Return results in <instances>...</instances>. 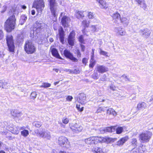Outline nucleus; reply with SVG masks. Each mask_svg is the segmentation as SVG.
<instances>
[{
    "label": "nucleus",
    "instance_id": "f257e3e1",
    "mask_svg": "<svg viewBox=\"0 0 153 153\" xmlns=\"http://www.w3.org/2000/svg\"><path fill=\"white\" fill-rule=\"evenodd\" d=\"M16 19L14 15L10 16L6 21L4 24V28L7 32H10L15 27Z\"/></svg>",
    "mask_w": 153,
    "mask_h": 153
},
{
    "label": "nucleus",
    "instance_id": "f03ea898",
    "mask_svg": "<svg viewBox=\"0 0 153 153\" xmlns=\"http://www.w3.org/2000/svg\"><path fill=\"white\" fill-rule=\"evenodd\" d=\"M25 51L28 54H31L36 51V48L31 41H27L24 46Z\"/></svg>",
    "mask_w": 153,
    "mask_h": 153
},
{
    "label": "nucleus",
    "instance_id": "7ed1b4c3",
    "mask_svg": "<svg viewBox=\"0 0 153 153\" xmlns=\"http://www.w3.org/2000/svg\"><path fill=\"white\" fill-rule=\"evenodd\" d=\"M45 7L43 0H35L33 2V7H34L38 12H42Z\"/></svg>",
    "mask_w": 153,
    "mask_h": 153
},
{
    "label": "nucleus",
    "instance_id": "20e7f679",
    "mask_svg": "<svg viewBox=\"0 0 153 153\" xmlns=\"http://www.w3.org/2000/svg\"><path fill=\"white\" fill-rule=\"evenodd\" d=\"M6 39L9 51L10 52H14L15 46L13 36L11 35H7Z\"/></svg>",
    "mask_w": 153,
    "mask_h": 153
},
{
    "label": "nucleus",
    "instance_id": "39448f33",
    "mask_svg": "<svg viewBox=\"0 0 153 153\" xmlns=\"http://www.w3.org/2000/svg\"><path fill=\"white\" fill-rule=\"evenodd\" d=\"M152 136V133L149 131H146L141 133L139 136L140 139L143 142H146L149 140Z\"/></svg>",
    "mask_w": 153,
    "mask_h": 153
},
{
    "label": "nucleus",
    "instance_id": "423d86ee",
    "mask_svg": "<svg viewBox=\"0 0 153 153\" xmlns=\"http://www.w3.org/2000/svg\"><path fill=\"white\" fill-rule=\"evenodd\" d=\"M50 9L51 13L54 17L57 15V13L56 4L55 0H50L49 1Z\"/></svg>",
    "mask_w": 153,
    "mask_h": 153
},
{
    "label": "nucleus",
    "instance_id": "0eeeda50",
    "mask_svg": "<svg viewBox=\"0 0 153 153\" xmlns=\"http://www.w3.org/2000/svg\"><path fill=\"white\" fill-rule=\"evenodd\" d=\"M70 128L74 132L76 133L81 132L82 129V126L77 123H72L71 125Z\"/></svg>",
    "mask_w": 153,
    "mask_h": 153
},
{
    "label": "nucleus",
    "instance_id": "6e6552de",
    "mask_svg": "<svg viewBox=\"0 0 153 153\" xmlns=\"http://www.w3.org/2000/svg\"><path fill=\"white\" fill-rule=\"evenodd\" d=\"M64 55L66 57L69 59L73 62H77V59L74 57L73 54L71 53L70 51L68 50H65L64 51Z\"/></svg>",
    "mask_w": 153,
    "mask_h": 153
},
{
    "label": "nucleus",
    "instance_id": "1a4fd4ad",
    "mask_svg": "<svg viewBox=\"0 0 153 153\" xmlns=\"http://www.w3.org/2000/svg\"><path fill=\"white\" fill-rule=\"evenodd\" d=\"M114 30L116 35L118 36H123L126 33V31L121 28L116 27L114 29Z\"/></svg>",
    "mask_w": 153,
    "mask_h": 153
},
{
    "label": "nucleus",
    "instance_id": "9d476101",
    "mask_svg": "<svg viewBox=\"0 0 153 153\" xmlns=\"http://www.w3.org/2000/svg\"><path fill=\"white\" fill-rule=\"evenodd\" d=\"M86 97L85 94H80L77 98L78 102L82 104H85L86 102Z\"/></svg>",
    "mask_w": 153,
    "mask_h": 153
},
{
    "label": "nucleus",
    "instance_id": "9b49d317",
    "mask_svg": "<svg viewBox=\"0 0 153 153\" xmlns=\"http://www.w3.org/2000/svg\"><path fill=\"white\" fill-rule=\"evenodd\" d=\"M70 18L66 16H64L62 19L61 22L64 27H67L68 26V23L70 22Z\"/></svg>",
    "mask_w": 153,
    "mask_h": 153
},
{
    "label": "nucleus",
    "instance_id": "f8f14e48",
    "mask_svg": "<svg viewBox=\"0 0 153 153\" xmlns=\"http://www.w3.org/2000/svg\"><path fill=\"white\" fill-rule=\"evenodd\" d=\"M68 139L64 136L60 137L58 138V143L59 145L62 146L65 145L67 143Z\"/></svg>",
    "mask_w": 153,
    "mask_h": 153
},
{
    "label": "nucleus",
    "instance_id": "ddd939ff",
    "mask_svg": "<svg viewBox=\"0 0 153 153\" xmlns=\"http://www.w3.org/2000/svg\"><path fill=\"white\" fill-rule=\"evenodd\" d=\"M95 137H91L85 140V143L88 145H92L93 144H95Z\"/></svg>",
    "mask_w": 153,
    "mask_h": 153
},
{
    "label": "nucleus",
    "instance_id": "4468645a",
    "mask_svg": "<svg viewBox=\"0 0 153 153\" xmlns=\"http://www.w3.org/2000/svg\"><path fill=\"white\" fill-rule=\"evenodd\" d=\"M108 68L103 65H99L97 67V71L98 72L103 73L108 71Z\"/></svg>",
    "mask_w": 153,
    "mask_h": 153
},
{
    "label": "nucleus",
    "instance_id": "2eb2a0df",
    "mask_svg": "<svg viewBox=\"0 0 153 153\" xmlns=\"http://www.w3.org/2000/svg\"><path fill=\"white\" fill-rule=\"evenodd\" d=\"M129 139L128 136H126L121 139L117 142V145L118 146L123 145Z\"/></svg>",
    "mask_w": 153,
    "mask_h": 153
},
{
    "label": "nucleus",
    "instance_id": "dca6fc26",
    "mask_svg": "<svg viewBox=\"0 0 153 153\" xmlns=\"http://www.w3.org/2000/svg\"><path fill=\"white\" fill-rule=\"evenodd\" d=\"M147 106L146 104L144 102L139 103L137 105V109L138 110H143Z\"/></svg>",
    "mask_w": 153,
    "mask_h": 153
},
{
    "label": "nucleus",
    "instance_id": "f3484780",
    "mask_svg": "<svg viewBox=\"0 0 153 153\" xmlns=\"http://www.w3.org/2000/svg\"><path fill=\"white\" fill-rule=\"evenodd\" d=\"M45 129L41 130H37L35 132L36 134V135L37 136L41 137L43 138L44 137L45 133Z\"/></svg>",
    "mask_w": 153,
    "mask_h": 153
},
{
    "label": "nucleus",
    "instance_id": "a211bd4d",
    "mask_svg": "<svg viewBox=\"0 0 153 153\" xmlns=\"http://www.w3.org/2000/svg\"><path fill=\"white\" fill-rule=\"evenodd\" d=\"M12 114L15 117V119L18 120H21L24 118V115L21 113H15V114H13L12 113Z\"/></svg>",
    "mask_w": 153,
    "mask_h": 153
},
{
    "label": "nucleus",
    "instance_id": "6ab92c4d",
    "mask_svg": "<svg viewBox=\"0 0 153 153\" xmlns=\"http://www.w3.org/2000/svg\"><path fill=\"white\" fill-rule=\"evenodd\" d=\"M92 151L94 153H105L102 149L98 147H94L92 149Z\"/></svg>",
    "mask_w": 153,
    "mask_h": 153
},
{
    "label": "nucleus",
    "instance_id": "aec40b11",
    "mask_svg": "<svg viewBox=\"0 0 153 153\" xmlns=\"http://www.w3.org/2000/svg\"><path fill=\"white\" fill-rule=\"evenodd\" d=\"M99 4V6L102 8H106L108 7V5L105 1L103 0H96Z\"/></svg>",
    "mask_w": 153,
    "mask_h": 153
},
{
    "label": "nucleus",
    "instance_id": "412c9836",
    "mask_svg": "<svg viewBox=\"0 0 153 153\" xmlns=\"http://www.w3.org/2000/svg\"><path fill=\"white\" fill-rule=\"evenodd\" d=\"M59 33L60 42L63 44L64 41V31L62 28L59 30Z\"/></svg>",
    "mask_w": 153,
    "mask_h": 153
},
{
    "label": "nucleus",
    "instance_id": "4be33fe9",
    "mask_svg": "<svg viewBox=\"0 0 153 153\" xmlns=\"http://www.w3.org/2000/svg\"><path fill=\"white\" fill-rule=\"evenodd\" d=\"M51 52L52 55L53 56L60 59H62V58L60 56L58 51L56 49L52 48V49H51Z\"/></svg>",
    "mask_w": 153,
    "mask_h": 153
},
{
    "label": "nucleus",
    "instance_id": "5701e85b",
    "mask_svg": "<svg viewBox=\"0 0 153 153\" xmlns=\"http://www.w3.org/2000/svg\"><path fill=\"white\" fill-rule=\"evenodd\" d=\"M43 25V24L41 23H40L38 22H36L34 24L33 26V30H36L40 29Z\"/></svg>",
    "mask_w": 153,
    "mask_h": 153
},
{
    "label": "nucleus",
    "instance_id": "b1692460",
    "mask_svg": "<svg viewBox=\"0 0 153 153\" xmlns=\"http://www.w3.org/2000/svg\"><path fill=\"white\" fill-rule=\"evenodd\" d=\"M83 12V11H78L75 14L76 17L78 19H82L85 16Z\"/></svg>",
    "mask_w": 153,
    "mask_h": 153
},
{
    "label": "nucleus",
    "instance_id": "393cba45",
    "mask_svg": "<svg viewBox=\"0 0 153 153\" xmlns=\"http://www.w3.org/2000/svg\"><path fill=\"white\" fill-rule=\"evenodd\" d=\"M116 127L115 126H111L105 128L104 129V132H113L115 131Z\"/></svg>",
    "mask_w": 153,
    "mask_h": 153
},
{
    "label": "nucleus",
    "instance_id": "a878e982",
    "mask_svg": "<svg viewBox=\"0 0 153 153\" xmlns=\"http://www.w3.org/2000/svg\"><path fill=\"white\" fill-rule=\"evenodd\" d=\"M121 22L122 23L124 26H127L129 23V20L126 18L123 17L120 18Z\"/></svg>",
    "mask_w": 153,
    "mask_h": 153
},
{
    "label": "nucleus",
    "instance_id": "bb28decb",
    "mask_svg": "<svg viewBox=\"0 0 153 153\" xmlns=\"http://www.w3.org/2000/svg\"><path fill=\"white\" fill-rule=\"evenodd\" d=\"M107 114L109 115H112L113 116H115L117 115V112L113 109L110 108L107 110Z\"/></svg>",
    "mask_w": 153,
    "mask_h": 153
},
{
    "label": "nucleus",
    "instance_id": "cd10ccee",
    "mask_svg": "<svg viewBox=\"0 0 153 153\" xmlns=\"http://www.w3.org/2000/svg\"><path fill=\"white\" fill-rule=\"evenodd\" d=\"M141 32L142 34L146 38L148 37L151 33L150 30L148 29H146L144 30L143 31L142 30Z\"/></svg>",
    "mask_w": 153,
    "mask_h": 153
},
{
    "label": "nucleus",
    "instance_id": "c85d7f7f",
    "mask_svg": "<svg viewBox=\"0 0 153 153\" xmlns=\"http://www.w3.org/2000/svg\"><path fill=\"white\" fill-rule=\"evenodd\" d=\"M96 143L98 142L104 143L105 142V137H95Z\"/></svg>",
    "mask_w": 153,
    "mask_h": 153
},
{
    "label": "nucleus",
    "instance_id": "c756f323",
    "mask_svg": "<svg viewBox=\"0 0 153 153\" xmlns=\"http://www.w3.org/2000/svg\"><path fill=\"white\" fill-rule=\"evenodd\" d=\"M116 139H117L116 138H113L108 137H105V142H106L107 143L113 142L116 141Z\"/></svg>",
    "mask_w": 153,
    "mask_h": 153
},
{
    "label": "nucleus",
    "instance_id": "7c9ffc66",
    "mask_svg": "<svg viewBox=\"0 0 153 153\" xmlns=\"http://www.w3.org/2000/svg\"><path fill=\"white\" fill-rule=\"evenodd\" d=\"M111 16L113 18V19L114 20H116L120 18V14L117 12L113 13L111 15Z\"/></svg>",
    "mask_w": 153,
    "mask_h": 153
},
{
    "label": "nucleus",
    "instance_id": "2f4dec72",
    "mask_svg": "<svg viewBox=\"0 0 153 153\" xmlns=\"http://www.w3.org/2000/svg\"><path fill=\"white\" fill-rule=\"evenodd\" d=\"M51 138V136L50 132L45 130L43 138H45L48 140H50Z\"/></svg>",
    "mask_w": 153,
    "mask_h": 153
},
{
    "label": "nucleus",
    "instance_id": "473e14b6",
    "mask_svg": "<svg viewBox=\"0 0 153 153\" xmlns=\"http://www.w3.org/2000/svg\"><path fill=\"white\" fill-rule=\"evenodd\" d=\"M90 21L87 20L85 19L82 22V25L85 27H88L90 25Z\"/></svg>",
    "mask_w": 153,
    "mask_h": 153
},
{
    "label": "nucleus",
    "instance_id": "72a5a7b5",
    "mask_svg": "<svg viewBox=\"0 0 153 153\" xmlns=\"http://www.w3.org/2000/svg\"><path fill=\"white\" fill-rule=\"evenodd\" d=\"M141 150V149L140 148H134L131 150L130 153H142Z\"/></svg>",
    "mask_w": 153,
    "mask_h": 153
},
{
    "label": "nucleus",
    "instance_id": "f704fd0d",
    "mask_svg": "<svg viewBox=\"0 0 153 153\" xmlns=\"http://www.w3.org/2000/svg\"><path fill=\"white\" fill-rule=\"evenodd\" d=\"M21 135L24 137H26L29 135V131L26 129H24L21 132Z\"/></svg>",
    "mask_w": 153,
    "mask_h": 153
},
{
    "label": "nucleus",
    "instance_id": "c9c22d12",
    "mask_svg": "<svg viewBox=\"0 0 153 153\" xmlns=\"http://www.w3.org/2000/svg\"><path fill=\"white\" fill-rule=\"evenodd\" d=\"M95 15L94 13L91 12H88L87 16L89 19H93L95 18Z\"/></svg>",
    "mask_w": 153,
    "mask_h": 153
},
{
    "label": "nucleus",
    "instance_id": "e433bc0d",
    "mask_svg": "<svg viewBox=\"0 0 153 153\" xmlns=\"http://www.w3.org/2000/svg\"><path fill=\"white\" fill-rule=\"evenodd\" d=\"M27 19V17L25 15H22L20 20V23L21 25H22Z\"/></svg>",
    "mask_w": 153,
    "mask_h": 153
},
{
    "label": "nucleus",
    "instance_id": "4c0bfd02",
    "mask_svg": "<svg viewBox=\"0 0 153 153\" xmlns=\"http://www.w3.org/2000/svg\"><path fill=\"white\" fill-rule=\"evenodd\" d=\"M115 130H116V133L117 134H120L123 131V127H119L117 128H116Z\"/></svg>",
    "mask_w": 153,
    "mask_h": 153
},
{
    "label": "nucleus",
    "instance_id": "58836bf2",
    "mask_svg": "<svg viewBox=\"0 0 153 153\" xmlns=\"http://www.w3.org/2000/svg\"><path fill=\"white\" fill-rule=\"evenodd\" d=\"M74 39L71 38H68V42L69 44L73 46L74 45Z\"/></svg>",
    "mask_w": 153,
    "mask_h": 153
},
{
    "label": "nucleus",
    "instance_id": "ea45409f",
    "mask_svg": "<svg viewBox=\"0 0 153 153\" xmlns=\"http://www.w3.org/2000/svg\"><path fill=\"white\" fill-rule=\"evenodd\" d=\"M94 58H91L90 61V64H89V67L93 68L95 64V61L94 60Z\"/></svg>",
    "mask_w": 153,
    "mask_h": 153
},
{
    "label": "nucleus",
    "instance_id": "a19ab883",
    "mask_svg": "<svg viewBox=\"0 0 153 153\" xmlns=\"http://www.w3.org/2000/svg\"><path fill=\"white\" fill-rule=\"evenodd\" d=\"M140 7H142L144 10H145L147 6L144 0H143L142 2L139 4Z\"/></svg>",
    "mask_w": 153,
    "mask_h": 153
},
{
    "label": "nucleus",
    "instance_id": "79ce46f5",
    "mask_svg": "<svg viewBox=\"0 0 153 153\" xmlns=\"http://www.w3.org/2000/svg\"><path fill=\"white\" fill-rule=\"evenodd\" d=\"M105 109L103 107H100L97 110L96 113H101L102 112H104Z\"/></svg>",
    "mask_w": 153,
    "mask_h": 153
},
{
    "label": "nucleus",
    "instance_id": "37998d69",
    "mask_svg": "<svg viewBox=\"0 0 153 153\" xmlns=\"http://www.w3.org/2000/svg\"><path fill=\"white\" fill-rule=\"evenodd\" d=\"M131 143L133 146H137V140L136 138H133L131 140Z\"/></svg>",
    "mask_w": 153,
    "mask_h": 153
},
{
    "label": "nucleus",
    "instance_id": "c03bdc74",
    "mask_svg": "<svg viewBox=\"0 0 153 153\" xmlns=\"http://www.w3.org/2000/svg\"><path fill=\"white\" fill-rule=\"evenodd\" d=\"M37 95V93L35 91H33L31 94L30 97L32 99H34L36 97Z\"/></svg>",
    "mask_w": 153,
    "mask_h": 153
},
{
    "label": "nucleus",
    "instance_id": "a18cd8bd",
    "mask_svg": "<svg viewBox=\"0 0 153 153\" xmlns=\"http://www.w3.org/2000/svg\"><path fill=\"white\" fill-rule=\"evenodd\" d=\"M33 124L37 128L40 127L42 125L41 123L39 121L35 122L33 123Z\"/></svg>",
    "mask_w": 153,
    "mask_h": 153
},
{
    "label": "nucleus",
    "instance_id": "49530a36",
    "mask_svg": "<svg viewBox=\"0 0 153 153\" xmlns=\"http://www.w3.org/2000/svg\"><path fill=\"white\" fill-rule=\"evenodd\" d=\"M100 54L101 55L105 56H108L107 55L108 53L107 52L102 51L101 49H100Z\"/></svg>",
    "mask_w": 153,
    "mask_h": 153
},
{
    "label": "nucleus",
    "instance_id": "de8ad7c7",
    "mask_svg": "<svg viewBox=\"0 0 153 153\" xmlns=\"http://www.w3.org/2000/svg\"><path fill=\"white\" fill-rule=\"evenodd\" d=\"M79 41L80 43L83 44H85L84 40L83 39V37L82 35L80 36L79 37Z\"/></svg>",
    "mask_w": 153,
    "mask_h": 153
},
{
    "label": "nucleus",
    "instance_id": "09e8293b",
    "mask_svg": "<svg viewBox=\"0 0 153 153\" xmlns=\"http://www.w3.org/2000/svg\"><path fill=\"white\" fill-rule=\"evenodd\" d=\"M69 119L66 117H64L62 120V122L64 124H67L69 122Z\"/></svg>",
    "mask_w": 153,
    "mask_h": 153
},
{
    "label": "nucleus",
    "instance_id": "8fccbe9b",
    "mask_svg": "<svg viewBox=\"0 0 153 153\" xmlns=\"http://www.w3.org/2000/svg\"><path fill=\"white\" fill-rule=\"evenodd\" d=\"M7 8V7L6 5H4L1 8V13H4V12L6 10Z\"/></svg>",
    "mask_w": 153,
    "mask_h": 153
},
{
    "label": "nucleus",
    "instance_id": "3c124183",
    "mask_svg": "<svg viewBox=\"0 0 153 153\" xmlns=\"http://www.w3.org/2000/svg\"><path fill=\"white\" fill-rule=\"evenodd\" d=\"M98 77V74L97 72L94 73L92 74V78L94 79H97Z\"/></svg>",
    "mask_w": 153,
    "mask_h": 153
},
{
    "label": "nucleus",
    "instance_id": "603ef678",
    "mask_svg": "<svg viewBox=\"0 0 153 153\" xmlns=\"http://www.w3.org/2000/svg\"><path fill=\"white\" fill-rule=\"evenodd\" d=\"M92 31L93 32H95L97 30L96 26L94 25H91L90 27Z\"/></svg>",
    "mask_w": 153,
    "mask_h": 153
},
{
    "label": "nucleus",
    "instance_id": "864d4df0",
    "mask_svg": "<svg viewBox=\"0 0 153 153\" xmlns=\"http://www.w3.org/2000/svg\"><path fill=\"white\" fill-rule=\"evenodd\" d=\"M76 107L78 110L80 111H82L83 110V108L82 107L81 108L80 107V105L76 104Z\"/></svg>",
    "mask_w": 153,
    "mask_h": 153
},
{
    "label": "nucleus",
    "instance_id": "5fc2aeb1",
    "mask_svg": "<svg viewBox=\"0 0 153 153\" xmlns=\"http://www.w3.org/2000/svg\"><path fill=\"white\" fill-rule=\"evenodd\" d=\"M75 33L74 31H72L70 35L69 36L68 38H71L73 39H74V36H75Z\"/></svg>",
    "mask_w": 153,
    "mask_h": 153
},
{
    "label": "nucleus",
    "instance_id": "6e6d98bb",
    "mask_svg": "<svg viewBox=\"0 0 153 153\" xmlns=\"http://www.w3.org/2000/svg\"><path fill=\"white\" fill-rule=\"evenodd\" d=\"M73 99V97L71 96H68L66 98V100L68 101H71Z\"/></svg>",
    "mask_w": 153,
    "mask_h": 153
},
{
    "label": "nucleus",
    "instance_id": "4d7b16f0",
    "mask_svg": "<svg viewBox=\"0 0 153 153\" xmlns=\"http://www.w3.org/2000/svg\"><path fill=\"white\" fill-rule=\"evenodd\" d=\"M88 59L86 58H84L82 59V62L83 64H84L85 65H86L87 63L88 62Z\"/></svg>",
    "mask_w": 153,
    "mask_h": 153
},
{
    "label": "nucleus",
    "instance_id": "13d9d810",
    "mask_svg": "<svg viewBox=\"0 0 153 153\" xmlns=\"http://www.w3.org/2000/svg\"><path fill=\"white\" fill-rule=\"evenodd\" d=\"M44 88H46L50 87L51 86V84L48 83H44Z\"/></svg>",
    "mask_w": 153,
    "mask_h": 153
},
{
    "label": "nucleus",
    "instance_id": "bf43d9fd",
    "mask_svg": "<svg viewBox=\"0 0 153 153\" xmlns=\"http://www.w3.org/2000/svg\"><path fill=\"white\" fill-rule=\"evenodd\" d=\"M106 79V76L105 74L103 75L100 78V80L102 81H105Z\"/></svg>",
    "mask_w": 153,
    "mask_h": 153
},
{
    "label": "nucleus",
    "instance_id": "052dcab7",
    "mask_svg": "<svg viewBox=\"0 0 153 153\" xmlns=\"http://www.w3.org/2000/svg\"><path fill=\"white\" fill-rule=\"evenodd\" d=\"M4 37V34L2 31L0 30V40L2 39Z\"/></svg>",
    "mask_w": 153,
    "mask_h": 153
},
{
    "label": "nucleus",
    "instance_id": "680f3d73",
    "mask_svg": "<svg viewBox=\"0 0 153 153\" xmlns=\"http://www.w3.org/2000/svg\"><path fill=\"white\" fill-rule=\"evenodd\" d=\"M80 45L82 51L84 52L85 49V46L82 44H80Z\"/></svg>",
    "mask_w": 153,
    "mask_h": 153
},
{
    "label": "nucleus",
    "instance_id": "e2e57ef3",
    "mask_svg": "<svg viewBox=\"0 0 153 153\" xmlns=\"http://www.w3.org/2000/svg\"><path fill=\"white\" fill-rule=\"evenodd\" d=\"M110 88L113 91L116 90V87L113 85H111L110 86Z\"/></svg>",
    "mask_w": 153,
    "mask_h": 153
},
{
    "label": "nucleus",
    "instance_id": "0e129e2a",
    "mask_svg": "<svg viewBox=\"0 0 153 153\" xmlns=\"http://www.w3.org/2000/svg\"><path fill=\"white\" fill-rule=\"evenodd\" d=\"M121 78L124 79L126 81L128 80L127 76L125 75H123L121 76Z\"/></svg>",
    "mask_w": 153,
    "mask_h": 153
},
{
    "label": "nucleus",
    "instance_id": "69168bd1",
    "mask_svg": "<svg viewBox=\"0 0 153 153\" xmlns=\"http://www.w3.org/2000/svg\"><path fill=\"white\" fill-rule=\"evenodd\" d=\"M13 133L15 134H17L19 133V131L17 129H14Z\"/></svg>",
    "mask_w": 153,
    "mask_h": 153
},
{
    "label": "nucleus",
    "instance_id": "338daca9",
    "mask_svg": "<svg viewBox=\"0 0 153 153\" xmlns=\"http://www.w3.org/2000/svg\"><path fill=\"white\" fill-rule=\"evenodd\" d=\"M76 54L78 57H80L81 56V53L79 50H78L76 51Z\"/></svg>",
    "mask_w": 153,
    "mask_h": 153
},
{
    "label": "nucleus",
    "instance_id": "774afa93",
    "mask_svg": "<svg viewBox=\"0 0 153 153\" xmlns=\"http://www.w3.org/2000/svg\"><path fill=\"white\" fill-rule=\"evenodd\" d=\"M4 56L3 52L2 51H0V58L3 57Z\"/></svg>",
    "mask_w": 153,
    "mask_h": 153
}]
</instances>
